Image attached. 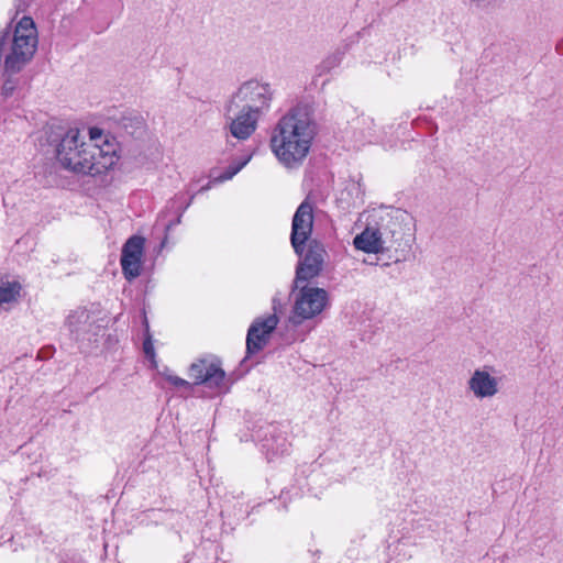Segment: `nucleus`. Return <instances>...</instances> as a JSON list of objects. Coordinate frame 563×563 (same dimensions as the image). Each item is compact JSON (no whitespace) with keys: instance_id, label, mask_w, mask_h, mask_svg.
I'll return each instance as SVG.
<instances>
[{"instance_id":"19","label":"nucleus","mask_w":563,"mask_h":563,"mask_svg":"<svg viewBox=\"0 0 563 563\" xmlns=\"http://www.w3.org/2000/svg\"><path fill=\"white\" fill-rule=\"evenodd\" d=\"M251 159V155L232 162L224 172L217 178L218 181H225L233 178Z\"/></svg>"},{"instance_id":"16","label":"nucleus","mask_w":563,"mask_h":563,"mask_svg":"<svg viewBox=\"0 0 563 563\" xmlns=\"http://www.w3.org/2000/svg\"><path fill=\"white\" fill-rule=\"evenodd\" d=\"M91 325L90 313L86 309H77L71 312L67 318V327L74 339L79 341L84 333H86Z\"/></svg>"},{"instance_id":"12","label":"nucleus","mask_w":563,"mask_h":563,"mask_svg":"<svg viewBox=\"0 0 563 563\" xmlns=\"http://www.w3.org/2000/svg\"><path fill=\"white\" fill-rule=\"evenodd\" d=\"M224 129H227L233 137L245 141L256 131L261 115L240 107L231 113L224 110Z\"/></svg>"},{"instance_id":"4","label":"nucleus","mask_w":563,"mask_h":563,"mask_svg":"<svg viewBox=\"0 0 563 563\" xmlns=\"http://www.w3.org/2000/svg\"><path fill=\"white\" fill-rule=\"evenodd\" d=\"M294 305L289 321L300 325L306 320L319 317L330 305L329 294L324 288L312 286L310 283L295 285L292 283Z\"/></svg>"},{"instance_id":"6","label":"nucleus","mask_w":563,"mask_h":563,"mask_svg":"<svg viewBox=\"0 0 563 563\" xmlns=\"http://www.w3.org/2000/svg\"><path fill=\"white\" fill-rule=\"evenodd\" d=\"M408 214L397 210L395 214H386L377 223L378 234L387 251L395 250L402 253L411 249V234L408 232L406 220Z\"/></svg>"},{"instance_id":"21","label":"nucleus","mask_w":563,"mask_h":563,"mask_svg":"<svg viewBox=\"0 0 563 563\" xmlns=\"http://www.w3.org/2000/svg\"><path fill=\"white\" fill-rule=\"evenodd\" d=\"M143 352L145 356L155 363V350L152 342V335L150 334L148 324L146 323V334L143 342Z\"/></svg>"},{"instance_id":"2","label":"nucleus","mask_w":563,"mask_h":563,"mask_svg":"<svg viewBox=\"0 0 563 563\" xmlns=\"http://www.w3.org/2000/svg\"><path fill=\"white\" fill-rule=\"evenodd\" d=\"M317 134L313 108L299 102L288 110L273 129L271 148L280 164L296 168L307 157Z\"/></svg>"},{"instance_id":"5","label":"nucleus","mask_w":563,"mask_h":563,"mask_svg":"<svg viewBox=\"0 0 563 563\" xmlns=\"http://www.w3.org/2000/svg\"><path fill=\"white\" fill-rule=\"evenodd\" d=\"M273 97L274 90L269 84L251 79L243 82L238 88L225 103L224 110L231 113L236 108L242 107L253 113L262 115L269 110Z\"/></svg>"},{"instance_id":"18","label":"nucleus","mask_w":563,"mask_h":563,"mask_svg":"<svg viewBox=\"0 0 563 563\" xmlns=\"http://www.w3.org/2000/svg\"><path fill=\"white\" fill-rule=\"evenodd\" d=\"M22 286L16 280H0V305L18 302Z\"/></svg>"},{"instance_id":"10","label":"nucleus","mask_w":563,"mask_h":563,"mask_svg":"<svg viewBox=\"0 0 563 563\" xmlns=\"http://www.w3.org/2000/svg\"><path fill=\"white\" fill-rule=\"evenodd\" d=\"M189 375L194 378L195 385H205L208 388H219L222 386L225 372L221 368V363L217 358H200L189 367Z\"/></svg>"},{"instance_id":"3","label":"nucleus","mask_w":563,"mask_h":563,"mask_svg":"<svg viewBox=\"0 0 563 563\" xmlns=\"http://www.w3.org/2000/svg\"><path fill=\"white\" fill-rule=\"evenodd\" d=\"M7 38L4 56V74L7 76L1 93L4 98L11 97L18 86V79L13 76L20 73L23 67L32 59L37 47V31L32 18L23 16L14 27L13 33L10 29Z\"/></svg>"},{"instance_id":"14","label":"nucleus","mask_w":563,"mask_h":563,"mask_svg":"<svg viewBox=\"0 0 563 563\" xmlns=\"http://www.w3.org/2000/svg\"><path fill=\"white\" fill-rule=\"evenodd\" d=\"M379 235L380 234H378L377 227L367 225L360 234L354 238L353 244L356 250L363 251L365 253H383L387 250Z\"/></svg>"},{"instance_id":"20","label":"nucleus","mask_w":563,"mask_h":563,"mask_svg":"<svg viewBox=\"0 0 563 563\" xmlns=\"http://www.w3.org/2000/svg\"><path fill=\"white\" fill-rule=\"evenodd\" d=\"M342 59H343V53L342 52L338 51V52L329 55L318 66L319 75H322L324 73L331 71L333 68L338 67L341 64Z\"/></svg>"},{"instance_id":"17","label":"nucleus","mask_w":563,"mask_h":563,"mask_svg":"<svg viewBox=\"0 0 563 563\" xmlns=\"http://www.w3.org/2000/svg\"><path fill=\"white\" fill-rule=\"evenodd\" d=\"M115 121L121 129L132 136L141 134L145 128L143 117L134 111L122 112Z\"/></svg>"},{"instance_id":"8","label":"nucleus","mask_w":563,"mask_h":563,"mask_svg":"<svg viewBox=\"0 0 563 563\" xmlns=\"http://www.w3.org/2000/svg\"><path fill=\"white\" fill-rule=\"evenodd\" d=\"M313 229V206L305 199L297 208L291 222L290 243L294 252L300 255L311 241Z\"/></svg>"},{"instance_id":"11","label":"nucleus","mask_w":563,"mask_h":563,"mask_svg":"<svg viewBox=\"0 0 563 563\" xmlns=\"http://www.w3.org/2000/svg\"><path fill=\"white\" fill-rule=\"evenodd\" d=\"M279 319L276 314L266 318H256L247 330L246 353L256 354L262 351L271 339V334L277 328Z\"/></svg>"},{"instance_id":"24","label":"nucleus","mask_w":563,"mask_h":563,"mask_svg":"<svg viewBox=\"0 0 563 563\" xmlns=\"http://www.w3.org/2000/svg\"><path fill=\"white\" fill-rule=\"evenodd\" d=\"M494 0H464V3L471 8L484 9L488 7Z\"/></svg>"},{"instance_id":"7","label":"nucleus","mask_w":563,"mask_h":563,"mask_svg":"<svg viewBox=\"0 0 563 563\" xmlns=\"http://www.w3.org/2000/svg\"><path fill=\"white\" fill-rule=\"evenodd\" d=\"M307 250L298 255L299 261L296 266L295 285L310 283L313 278L318 277L324 266L327 251L322 243L317 240H311L306 244Z\"/></svg>"},{"instance_id":"1","label":"nucleus","mask_w":563,"mask_h":563,"mask_svg":"<svg viewBox=\"0 0 563 563\" xmlns=\"http://www.w3.org/2000/svg\"><path fill=\"white\" fill-rule=\"evenodd\" d=\"M47 142L54 146L60 165L74 173L82 175H100L110 169L117 162L115 145L106 142L103 146L86 142L78 129L58 126L51 129Z\"/></svg>"},{"instance_id":"26","label":"nucleus","mask_w":563,"mask_h":563,"mask_svg":"<svg viewBox=\"0 0 563 563\" xmlns=\"http://www.w3.org/2000/svg\"><path fill=\"white\" fill-rule=\"evenodd\" d=\"M89 133H90V142L92 140H96L101 134L100 130H98L96 128L90 129Z\"/></svg>"},{"instance_id":"22","label":"nucleus","mask_w":563,"mask_h":563,"mask_svg":"<svg viewBox=\"0 0 563 563\" xmlns=\"http://www.w3.org/2000/svg\"><path fill=\"white\" fill-rule=\"evenodd\" d=\"M165 377L168 383H170L173 386H175L177 388H190L191 387L189 382H187L176 375L166 374Z\"/></svg>"},{"instance_id":"25","label":"nucleus","mask_w":563,"mask_h":563,"mask_svg":"<svg viewBox=\"0 0 563 563\" xmlns=\"http://www.w3.org/2000/svg\"><path fill=\"white\" fill-rule=\"evenodd\" d=\"M272 308H273V313H272V314H276V316H277V313H278V312H280V311H282V309H283V302H282V300H280L278 297H276V296H275V297L273 298V300H272Z\"/></svg>"},{"instance_id":"23","label":"nucleus","mask_w":563,"mask_h":563,"mask_svg":"<svg viewBox=\"0 0 563 563\" xmlns=\"http://www.w3.org/2000/svg\"><path fill=\"white\" fill-rule=\"evenodd\" d=\"M194 197H191L189 199V201L186 203V206H184L178 214V217L175 219V220H172L169 221L166 225H165V231H169L172 228H174L175 225H178L180 222H181V217H183V213L184 211L190 206L191 201H192Z\"/></svg>"},{"instance_id":"9","label":"nucleus","mask_w":563,"mask_h":563,"mask_svg":"<svg viewBox=\"0 0 563 563\" xmlns=\"http://www.w3.org/2000/svg\"><path fill=\"white\" fill-rule=\"evenodd\" d=\"M145 239L141 235L130 236L122 246L120 264L122 274L129 282L137 278L142 273V258Z\"/></svg>"},{"instance_id":"15","label":"nucleus","mask_w":563,"mask_h":563,"mask_svg":"<svg viewBox=\"0 0 563 563\" xmlns=\"http://www.w3.org/2000/svg\"><path fill=\"white\" fill-rule=\"evenodd\" d=\"M262 450L267 454L268 460L273 456L283 455L288 452L289 443L286 438L277 433L275 426H269L262 439Z\"/></svg>"},{"instance_id":"13","label":"nucleus","mask_w":563,"mask_h":563,"mask_svg":"<svg viewBox=\"0 0 563 563\" xmlns=\"http://www.w3.org/2000/svg\"><path fill=\"white\" fill-rule=\"evenodd\" d=\"M467 385L477 398H490L498 393V379L484 369H475Z\"/></svg>"}]
</instances>
